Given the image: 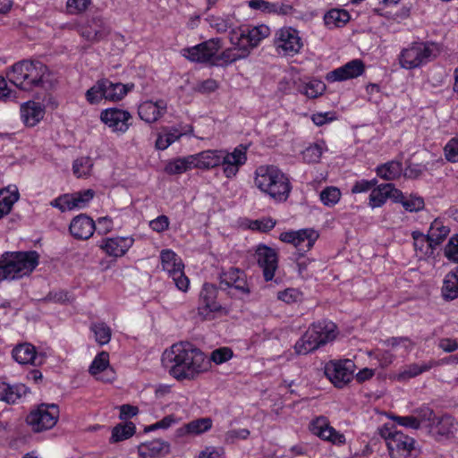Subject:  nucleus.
Returning a JSON list of instances; mask_svg holds the SVG:
<instances>
[{
    "instance_id": "56",
    "label": "nucleus",
    "mask_w": 458,
    "mask_h": 458,
    "mask_svg": "<svg viewBox=\"0 0 458 458\" xmlns=\"http://www.w3.org/2000/svg\"><path fill=\"white\" fill-rule=\"evenodd\" d=\"M233 351L228 347H221L212 352L210 360L216 364H221L229 360L233 357Z\"/></svg>"
},
{
    "instance_id": "25",
    "label": "nucleus",
    "mask_w": 458,
    "mask_h": 458,
    "mask_svg": "<svg viewBox=\"0 0 458 458\" xmlns=\"http://www.w3.org/2000/svg\"><path fill=\"white\" fill-rule=\"evenodd\" d=\"M310 428L314 435L333 444H343L345 441L344 436L339 434L334 428L329 426L325 417H318L312 420Z\"/></svg>"
},
{
    "instance_id": "54",
    "label": "nucleus",
    "mask_w": 458,
    "mask_h": 458,
    "mask_svg": "<svg viewBox=\"0 0 458 458\" xmlns=\"http://www.w3.org/2000/svg\"><path fill=\"white\" fill-rule=\"evenodd\" d=\"M218 88L219 83L217 81L209 78L197 82L193 87V90L195 92L206 95L215 92Z\"/></svg>"
},
{
    "instance_id": "45",
    "label": "nucleus",
    "mask_w": 458,
    "mask_h": 458,
    "mask_svg": "<svg viewBox=\"0 0 458 458\" xmlns=\"http://www.w3.org/2000/svg\"><path fill=\"white\" fill-rule=\"evenodd\" d=\"M212 424L211 418L205 417L191 420L184 427L187 433L199 435L209 430L212 428Z\"/></svg>"
},
{
    "instance_id": "14",
    "label": "nucleus",
    "mask_w": 458,
    "mask_h": 458,
    "mask_svg": "<svg viewBox=\"0 0 458 458\" xmlns=\"http://www.w3.org/2000/svg\"><path fill=\"white\" fill-rule=\"evenodd\" d=\"M95 191L91 189L67 193L53 199L50 205L58 208L60 211L72 210L75 208H86L94 198Z\"/></svg>"
},
{
    "instance_id": "37",
    "label": "nucleus",
    "mask_w": 458,
    "mask_h": 458,
    "mask_svg": "<svg viewBox=\"0 0 458 458\" xmlns=\"http://www.w3.org/2000/svg\"><path fill=\"white\" fill-rule=\"evenodd\" d=\"M442 296L445 300H454L458 297V268L445 276L442 286Z\"/></svg>"
},
{
    "instance_id": "34",
    "label": "nucleus",
    "mask_w": 458,
    "mask_h": 458,
    "mask_svg": "<svg viewBox=\"0 0 458 458\" xmlns=\"http://www.w3.org/2000/svg\"><path fill=\"white\" fill-rule=\"evenodd\" d=\"M376 172L380 178L386 181H393L401 176L403 165L399 161L392 160L378 165Z\"/></svg>"
},
{
    "instance_id": "43",
    "label": "nucleus",
    "mask_w": 458,
    "mask_h": 458,
    "mask_svg": "<svg viewBox=\"0 0 458 458\" xmlns=\"http://www.w3.org/2000/svg\"><path fill=\"white\" fill-rule=\"evenodd\" d=\"M136 427L132 422H126L124 424H118L112 430L110 442L117 443L128 439L135 433Z\"/></svg>"
},
{
    "instance_id": "53",
    "label": "nucleus",
    "mask_w": 458,
    "mask_h": 458,
    "mask_svg": "<svg viewBox=\"0 0 458 458\" xmlns=\"http://www.w3.org/2000/svg\"><path fill=\"white\" fill-rule=\"evenodd\" d=\"M326 89V85L320 81H312L307 83L301 92L310 98H315Z\"/></svg>"
},
{
    "instance_id": "60",
    "label": "nucleus",
    "mask_w": 458,
    "mask_h": 458,
    "mask_svg": "<svg viewBox=\"0 0 458 458\" xmlns=\"http://www.w3.org/2000/svg\"><path fill=\"white\" fill-rule=\"evenodd\" d=\"M445 157L449 162H458V139H452L445 147Z\"/></svg>"
},
{
    "instance_id": "6",
    "label": "nucleus",
    "mask_w": 458,
    "mask_h": 458,
    "mask_svg": "<svg viewBox=\"0 0 458 458\" xmlns=\"http://www.w3.org/2000/svg\"><path fill=\"white\" fill-rule=\"evenodd\" d=\"M379 434L386 441L391 458H411L415 451V440L412 437L387 424L379 429Z\"/></svg>"
},
{
    "instance_id": "2",
    "label": "nucleus",
    "mask_w": 458,
    "mask_h": 458,
    "mask_svg": "<svg viewBox=\"0 0 458 458\" xmlns=\"http://www.w3.org/2000/svg\"><path fill=\"white\" fill-rule=\"evenodd\" d=\"M10 82L22 90L47 88L50 83V72L47 65L38 61L22 60L15 63L7 72Z\"/></svg>"
},
{
    "instance_id": "38",
    "label": "nucleus",
    "mask_w": 458,
    "mask_h": 458,
    "mask_svg": "<svg viewBox=\"0 0 458 458\" xmlns=\"http://www.w3.org/2000/svg\"><path fill=\"white\" fill-rule=\"evenodd\" d=\"M350 20L347 11L342 9H332L324 15V22L329 29L342 27Z\"/></svg>"
},
{
    "instance_id": "55",
    "label": "nucleus",
    "mask_w": 458,
    "mask_h": 458,
    "mask_svg": "<svg viewBox=\"0 0 458 458\" xmlns=\"http://www.w3.org/2000/svg\"><path fill=\"white\" fill-rule=\"evenodd\" d=\"M445 256L454 263H458V234L452 236L444 250Z\"/></svg>"
},
{
    "instance_id": "39",
    "label": "nucleus",
    "mask_w": 458,
    "mask_h": 458,
    "mask_svg": "<svg viewBox=\"0 0 458 458\" xmlns=\"http://www.w3.org/2000/svg\"><path fill=\"white\" fill-rule=\"evenodd\" d=\"M449 233V227L443 225L441 221L436 219L432 222L428 233L429 242H432L433 247L436 249L444 242Z\"/></svg>"
},
{
    "instance_id": "23",
    "label": "nucleus",
    "mask_w": 458,
    "mask_h": 458,
    "mask_svg": "<svg viewBox=\"0 0 458 458\" xmlns=\"http://www.w3.org/2000/svg\"><path fill=\"white\" fill-rule=\"evenodd\" d=\"M12 355L18 363L33 366H40L46 359L44 353H38L35 346L28 343L15 346L13 349Z\"/></svg>"
},
{
    "instance_id": "9",
    "label": "nucleus",
    "mask_w": 458,
    "mask_h": 458,
    "mask_svg": "<svg viewBox=\"0 0 458 458\" xmlns=\"http://www.w3.org/2000/svg\"><path fill=\"white\" fill-rule=\"evenodd\" d=\"M437 53L433 43H414L402 51L399 61L402 67L413 69L431 61L437 57Z\"/></svg>"
},
{
    "instance_id": "5",
    "label": "nucleus",
    "mask_w": 458,
    "mask_h": 458,
    "mask_svg": "<svg viewBox=\"0 0 458 458\" xmlns=\"http://www.w3.org/2000/svg\"><path fill=\"white\" fill-rule=\"evenodd\" d=\"M318 236V232L311 228L284 232L279 235L280 241L293 244L296 248L293 259L296 261L299 274L302 276L307 271L308 265L312 261L310 259H303L304 254L313 247Z\"/></svg>"
},
{
    "instance_id": "62",
    "label": "nucleus",
    "mask_w": 458,
    "mask_h": 458,
    "mask_svg": "<svg viewBox=\"0 0 458 458\" xmlns=\"http://www.w3.org/2000/svg\"><path fill=\"white\" fill-rule=\"evenodd\" d=\"M392 419L400 426L419 429V422L416 420L414 414L410 416H393Z\"/></svg>"
},
{
    "instance_id": "44",
    "label": "nucleus",
    "mask_w": 458,
    "mask_h": 458,
    "mask_svg": "<svg viewBox=\"0 0 458 458\" xmlns=\"http://www.w3.org/2000/svg\"><path fill=\"white\" fill-rule=\"evenodd\" d=\"M19 199L18 191H0V219L10 213L13 204Z\"/></svg>"
},
{
    "instance_id": "28",
    "label": "nucleus",
    "mask_w": 458,
    "mask_h": 458,
    "mask_svg": "<svg viewBox=\"0 0 458 458\" xmlns=\"http://www.w3.org/2000/svg\"><path fill=\"white\" fill-rule=\"evenodd\" d=\"M194 158V168L210 169L220 165L223 158V150H205L195 155H191Z\"/></svg>"
},
{
    "instance_id": "17",
    "label": "nucleus",
    "mask_w": 458,
    "mask_h": 458,
    "mask_svg": "<svg viewBox=\"0 0 458 458\" xmlns=\"http://www.w3.org/2000/svg\"><path fill=\"white\" fill-rule=\"evenodd\" d=\"M131 114L123 109L107 108L101 112L100 119L112 131L124 133L131 125Z\"/></svg>"
},
{
    "instance_id": "11",
    "label": "nucleus",
    "mask_w": 458,
    "mask_h": 458,
    "mask_svg": "<svg viewBox=\"0 0 458 458\" xmlns=\"http://www.w3.org/2000/svg\"><path fill=\"white\" fill-rule=\"evenodd\" d=\"M222 48V40L219 38H211L191 47L182 50V55L191 62L208 64L213 66L216 54Z\"/></svg>"
},
{
    "instance_id": "21",
    "label": "nucleus",
    "mask_w": 458,
    "mask_h": 458,
    "mask_svg": "<svg viewBox=\"0 0 458 458\" xmlns=\"http://www.w3.org/2000/svg\"><path fill=\"white\" fill-rule=\"evenodd\" d=\"M220 285L225 288H234L244 295L250 293L245 273L235 267H230L229 270L220 274Z\"/></svg>"
},
{
    "instance_id": "7",
    "label": "nucleus",
    "mask_w": 458,
    "mask_h": 458,
    "mask_svg": "<svg viewBox=\"0 0 458 458\" xmlns=\"http://www.w3.org/2000/svg\"><path fill=\"white\" fill-rule=\"evenodd\" d=\"M133 88V84L113 82L108 79L98 80L85 94L87 101L91 105L100 103L102 99L119 101Z\"/></svg>"
},
{
    "instance_id": "61",
    "label": "nucleus",
    "mask_w": 458,
    "mask_h": 458,
    "mask_svg": "<svg viewBox=\"0 0 458 458\" xmlns=\"http://www.w3.org/2000/svg\"><path fill=\"white\" fill-rule=\"evenodd\" d=\"M248 5L250 8L259 10L264 13H273V8H275L274 3L266 0H250Z\"/></svg>"
},
{
    "instance_id": "30",
    "label": "nucleus",
    "mask_w": 458,
    "mask_h": 458,
    "mask_svg": "<svg viewBox=\"0 0 458 458\" xmlns=\"http://www.w3.org/2000/svg\"><path fill=\"white\" fill-rule=\"evenodd\" d=\"M169 444L160 439L142 443L138 446V454L141 458H156L167 454Z\"/></svg>"
},
{
    "instance_id": "63",
    "label": "nucleus",
    "mask_w": 458,
    "mask_h": 458,
    "mask_svg": "<svg viewBox=\"0 0 458 458\" xmlns=\"http://www.w3.org/2000/svg\"><path fill=\"white\" fill-rule=\"evenodd\" d=\"M209 25L215 29L218 33L225 32L230 28L228 20L222 17L212 16L208 19Z\"/></svg>"
},
{
    "instance_id": "8",
    "label": "nucleus",
    "mask_w": 458,
    "mask_h": 458,
    "mask_svg": "<svg viewBox=\"0 0 458 458\" xmlns=\"http://www.w3.org/2000/svg\"><path fill=\"white\" fill-rule=\"evenodd\" d=\"M269 33V28L264 24L252 28L240 27L230 31L229 39L231 44L235 46V48L244 50L249 55L250 49L256 47Z\"/></svg>"
},
{
    "instance_id": "22",
    "label": "nucleus",
    "mask_w": 458,
    "mask_h": 458,
    "mask_svg": "<svg viewBox=\"0 0 458 458\" xmlns=\"http://www.w3.org/2000/svg\"><path fill=\"white\" fill-rule=\"evenodd\" d=\"M365 71L364 63L360 59H353L344 65L335 69L327 75L328 81H343L360 76Z\"/></svg>"
},
{
    "instance_id": "27",
    "label": "nucleus",
    "mask_w": 458,
    "mask_h": 458,
    "mask_svg": "<svg viewBox=\"0 0 458 458\" xmlns=\"http://www.w3.org/2000/svg\"><path fill=\"white\" fill-rule=\"evenodd\" d=\"M455 429L454 419L447 414L437 416L428 433L436 440H441L454 433Z\"/></svg>"
},
{
    "instance_id": "15",
    "label": "nucleus",
    "mask_w": 458,
    "mask_h": 458,
    "mask_svg": "<svg viewBox=\"0 0 458 458\" xmlns=\"http://www.w3.org/2000/svg\"><path fill=\"white\" fill-rule=\"evenodd\" d=\"M354 367L351 360L330 361L325 367V374L335 386L342 388L352 379Z\"/></svg>"
},
{
    "instance_id": "57",
    "label": "nucleus",
    "mask_w": 458,
    "mask_h": 458,
    "mask_svg": "<svg viewBox=\"0 0 458 458\" xmlns=\"http://www.w3.org/2000/svg\"><path fill=\"white\" fill-rule=\"evenodd\" d=\"M277 298L285 303L291 304L301 300V293L294 288H287L284 291L278 292Z\"/></svg>"
},
{
    "instance_id": "59",
    "label": "nucleus",
    "mask_w": 458,
    "mask_h": 458,
    "mask_svg": "<svg viewBox=\"0 0 458 458\" xmlns=\"http://www.w3.org/2000/svg\"><path fill=\"white\" fill-rule=\"evenodd\" d=\"M90 0H67L66 6L70 13L78 14L85 12Z\"/></svg>"
},
{
    "instance_id": "4",
    "label": "nucleus",
    "mask_w": 458,
    "mask_h": 458,
    "mask_svg": "<svg viewBox=\"0 0 458 458\" xmlns=\"http://www.w3.org/2000/svg\"><path fill=\"white\" fill-rule=\"evenodd\" d=\"M256 186L276 200H286L291 184L286 175L274 165H262L256 170Z\"/></svg>"
},
{
    "instance_id": "26",
    "label": "nucleus",
    "mask_w": 458,
    "mask_h": 458,
    "mask_svg": "<svg viewBox=\"0 0 458 458\" xmlns=\"http://www.w3.org/2000/svg\"><path fill=\"white\" fill-rule=\"evenodd\" d=\"M97 229L94 220L85 214L76 216L70 223L69 231L78 240H88Z\"/></svg>"
},
{
    "instance_id": "18",
    "label": "nucleus",
    "mask_w": 458,
    "mask_h": 458,
    "mask_svg": "<svg viewBox=\"0 0 458 458\" xmlns=\"http://www.w3.org/2000/svg\"><path fill=\"white\" fill-rule=\"evenodd\" d=\"M255 258L258 265L263 270L265 280L267 282L272 280L278 267V258L276 250L265 244H259L256 249Z\"/></svg>"
},
{
    "instance_id": "35",
    "label": "nucleus",
    "mask_w": 458,
    "mask_h": 458,
    "mask_svg": "<svg viewBox=\"0 0 458 458\" xmlns=\"http://www.w3.org/2000/svg\"><path fill=\"white\" fill-rule=\"evenodd\" d=\"M129 241L125 238H109L101 245V248L109 256L122 257L128 250L130 245Z\"/></svg>"
},
{
    "instance_id": "36",
    "label": "nucleus",
    "mask_w": 458,
    "mask_h": 458,
    "mask_svg": "<svg viewBox=\"0 0 458 458\" xmlns=\"http://www.w3.org/2000/svg\"><path fill=\"white\" fill-rule=\"evenodd\" d=\"M248 55H249L246 51L238 50L235 47L233 48H227L221 54H216V59L213 61V66H226L239 59L245 58Z\"/></svg>"
},
{
    "instance_id": "3",
    "label": "nucleus",
    "mask_w": 458,
    "mask_h": 458,
    "mask_svg": "<svg viewBox=\"0 0 458 458\" xmlns=\"http://www.w3.org/2000/svg\"><path fill=\"white\" fill-rule=\"evenodd\" d=\"M38 258L35 250L4 252L0 258V282L30 276L38 265Z\"/></svg>"
},
{
    "instance_id": "10",
    "label": "nucleus",
    "mask_w": 458,
    "mask_h": 458,
    "mask_svg": "<svg viewBox=\"0 0 458 458\" xmlns=\"http://www.w3.org/2000/svg\"><path fill=\"white\" fill-rule=\"evenodd\" d=\"M59 407L55 403H41L32 410L26 422L34 432H41L55 426L59 418Z\"/></svg>"
},
{
    "instance_id": "49",
    "label": "nucleus",
    "mask_w": 458,
    "mask_h": 458,
    "mask_svg": "<svg viewBox=\"0 0 458 458\" xmlns=\"http://www.w3.org/2000/svg\"><path fill=\"white\" fill-rule=\"evenodd\" d=\"M340 198L341 192L336 187H327L320 192V200L327 207L335 206Z\"/></svg>"
},
{
    "instance_id": "52",
    "label": "nucleus",
    "mask_w": 458,
    "mask_h": 458,
    "mask_svg": "<svg viewBox=\"0 0 458 458\" xmlns=\"http://www.w3.org/2000/svg\"><path fill=\"white\" fill-rule=\"evenodd\" d=\"M432 366H433V362L423 363L421 365L415 364V363L411 364L399 375V377L402 379L414 377L428 370L429 369L432 368Z\"/></svg>"
},
{
    "instance_id": "42",
    "label": "nucleus",
    "mask_w": 458,
    "mask_h": 458,
    "mask_svg": "<svg viewBox=\"0 0 458 458\" xmlns=\"http://www.w3.org/2000/svg\"><path fill=\"white\" fill-rule=\"evenodd\" d=\"M414 241V249L423 255H432L435 248L431 242H429L428 234H424L419 231H413L411 233Z\"/></svg>"
},
{
    "instance_id": "31",
    "label": "nucleus",
    "mask_w": 458,
    "mask_h": 458,
    "mask_svg": "<svg viewBox=\"0 0 458 458\" xmlns=\"http://www.w3.org/2000/svg\"><path fill=\"white\" fill-rule=\"evenodd\" d=\"M28 392L29 388L23 384L11 386L5 382L0 383V401L7 403H16Z\"/></svg>"
},
{
    "instance_id": "64",
    "label": "nucleus",
    "mask_w": 458,
    "mask_h": 458,
    "mask_svg": "<svg viewBox=\"0 0 458 458\" xmlns=\"http://www.w3.org/2000/svg\"><path fill=\"white\" fill-rule=\"evenodd\" d=\"M149 226L155 232L162 233L168 229L169 219L165 215L158 216L157 218L150 221Z\"/></svg>"
},
{
    "instance_id": "32",
    "label": "nucleus",
    "mask_w": 458,
    "mask_h": 458,
    "mask_svg": "<svg viewBox=\"0 0 458 458\" xmlns=\"http://www.w3.org/2000/svg\"><path fill=\"white\" fill-rule=\"evenodd\" d=\"M315 334L316 332L309 327L301 338L296 342L294 349L298 354H308L323 345V341L318 340Z\"/></svg>"
},
{
    "instance_id": "19",
    "label": "nucleus",
    "mask_w": 458,
    "mask_h": 458,
    "mask_svg": "<svg viewBox=\"0 0 458 458\" xmlns=\"http://www.w3.org/2000/svg\"><path fill=\"white\" fill-rule=\"evenodd\" d=\"M246 147L239 145L233 152L228 153L223 150V158L221 164L224 167V174L227 178L234 177L241 165H244L247 160Z\"/></svg>"
},
{
    "instance_id": "20",
    "label": "nucleus",
    "mask_w": 458,
    "mask_h": 458,
    "mask_svg": "<svg viewBox=\"0 0 458 458\" xmlns=\"http://www.w3.org/2000/svg\"><path fill=\"white\" fill-rule=\"evenodd\" d=\"M109 33V27L99 16L92 17L80 28L81 36L90 42H98L106 38Z\"/></svg>"
},
{
    "instance_id": "51",
    "label": "nucleus",
    "mask_w": 458,
    "mask_h": 458,
    "mask_svg": "<svg viewBox=\"0 0 458 458\" xmlns=\"http://www.w3.org/2000/svg\"><path fill=\"white\" fill-rule=\"evenodd\" d=\"M323 153L320 144L315 143L309 146L302 152V158L306 163H318Z\"/></svg>"
},
{
    "instance_id": "46",
    "label": "nucleus",
    "mask_w": 458,
    "mask_h": 458,
    "mask_svg": "<svg viewBox=\"0 0 458 458\" xmlns=\"http://www.w3.org/2000/svg\"><path fill=\"white\" fill-rule=\"evenodd\" d=\"M390 187V183H385L373 189L369 194V206L372 208L382 207L387 199V188Z\"/></svg>"
},
{
    "instance_id": "47",
    "label": "nucleus",
    "mask_w": 458,
    "mask_h": 458,
    "mask_svg": "<svg viewBox=\"0 0 458 458\" xmlns=\"http://www.w3.org/2000/svg\"><path fill=\"white\" fill-rule=\"evenodd\" d=\"M91 331L94 333L95 339L100 345L106 344L111 339V328L105 323H94L90 327Z\"/></svg>"
},
{
    "instance_id": "58",
    "label": "nucleus",
    "mask_w": 458,
    "mask_h": 458,
    "mask_svg": "<svg viewBox=\"0 0 458 458\" xmlns=\"http://www.w3.org/2000/svg\"><path fill=\"white\" fill-rule=\"evenodd\" d=\"M402 205L406 211L418 212L424 208L425 203L421 197L411 196L409 199H404Z\"/></svg>"
},
{
    "instance_id": "13",
    "label": "nucleus",
    "mask_w": 458,
    "mask_h": 458,
    "mask_svg": "<svg viewBox=\"0 0 458 458\" xmlns=\"http://www.w3.org/2000/svg\"><path fill=\"white\" fill-rule=\"evenodd\" d=\"M218 288L209 283H205L199 294L198 314L203 319L213 318L212 314L216 312L227 313V310L217 301Z\"/></svg>"
},
{
    "instance_id": "24",
    "label": "nucleus",
    "mask_w": 458,
    "mask_h": 458,
    "mask_svg": "<svg viewBox=\"0 0 458 458\" xmlns=\"http://www.w3.org/2000/svg\"><path fill=\"white\" fill-rule=\"evenodd\" d=\"M167 111V102L164 99L157 101L147 100L138 107V114L141 120L148 123H156Z\"/></svg>"
},
{
    "instance_id": "1",
    "label": "nucleus",
    "mask_w": 458,
    "mask_h": 458,
    "mask_svg": "<svg viewBox=\"0 0 458 458\" xmlns=\"http://www.w3.org/2000/svg\"><path fill=\"white\" fill-rule=\"evenodd\" d=\"M161 360L177 380L195 379L210 368V361L204 352L189 342L173 344L164 352Z\"/></svg>"
},
{
    "instance_id": "48",
    "label": "nucleus",
    "mask_w": 458,
    "mask_h": 458,
    "mask_svg": "<svg viewBox=\"0 0 458 458\" xmlns=\"http://www.w3.org/2000/svg\"><path fill=\"white\" fill-rule=\"evenodd\" d=\"M93 162L89 157H81L74 160L72 164L73 174L77 177L87 176L90 174Z\"/></svg>"
},
{
    "instance_id": "29",
    "label": "nucleus",
    "mask_w": 458,
    "mask_h": 458,
    "mask_svg": "<svg viewBox=\"0 0 458 458\" xmlns=\"http://www.w3.org/2000/svg\"><path fill=\"white\" fill-rule=\"evenodd\" d=\"M45 114V109L40 103L28 101L21 106V116L27 126H35Z\"/></svg>"
},
{
    "instance_id": "41",
    "label": "nucleus",
    "mask_w": 458,
    "mask_h": 458,
    "mask_svg": "<svg viewBox=\"0 0 458 458\" xmlns=\"http://www.w3.org/2000/svg\"><path fill=\"white\" fill-rule=\"evenodd\" d=\"M194 158L191 156L177 158L172 162H169L165 166V172L169 174H180L186 171L194 168L193 165Z\"/></svg>"
},
{
    "instance_id": "33",
    "label": "nucleus",
    "mask_w": 458,
    "mask_h": 458,
    "mask_svg": "<svg viewBox=\"0 0 458 458\" xmlns=\"http://www.w3.org/2000/svg\"><path fill=\"white\" fill-rule=\"evenodd\" d=\"M310 327L316 332V337L323 341V345L334 340L336 335V326L332 321H318L312 324Z\"/></svg>"
},
{
    "instance_id": "40",
    "label": "nucleus",
    "mask_w": 458,
    "mask_h": 458,
    "mask_svg": "<svg viewBox=\"0 0 458 458\" xmlns=\"http://www.w3.org/2000/svg\"><path fill=\"white\" fill-rule=\"evenodd\" d=\"M413 414L416 420L419 422V429L425 428L427 431L429 429L437 417L434 411L426 405H422L413 410Z\"/></svg>"
},
{
    "instance_id": "50",
    "label": "nucleus",
    "mask_w": 458,
    "mask_h": 458,
    "mask_svg": "<svg viewBox=\"0 0 458 458\" xmlns=\"http://www.w3.org/2000/svg\"><path fill=\"white\" fill-rule=\"evenodd\" d=\"M109 365V354L106 352H101L93 360L89 372L92 375H97L104 371Z\"/></svg>"
},
{
    "instance_id": "16",
    "label": "nucleus",
    "mask_w": 458,
    "mask_h": 458,
    "mask_svg": "<svg viewBox=\"0 0 458 458\" xmlns=\"http://www.w3.org/2000/svg\"><path fill=\"white\" fill-rule=\"evenodd\" d=\"M275 44L284 55L292 56L298 54L303 46L299 31L292 27L279 30L276 32Z\"/></svg>"
},
{
    "instance_id": "12",
    "label": "nucleus",
    "mask_w": 458,
    "mask_h": 458,
    "mask_svg": "<svg viewBox=\"0 0 458 458\" xmlns=\"http://www.w3.org/2000/svg\"><path fill=\"white\" fill-rule=\"evenodd\" d=\"M162 267L172 277L176 287L186 292L190 281L183 272L184 265L182 259L171 250H163L160 253Z\"/></svg>"
}]
</instances>
